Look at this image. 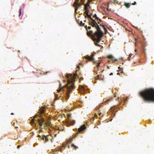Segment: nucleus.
Here are the masks:
<instances>
[{
  "label": "nucleus",
  "mask_w": 154,
  "mask_h": 154,
  "mask_svg": "<svg viewBox=\"0 0 154 154\" xmlns=\"http://www.w3.org/2000/svg\"><path fill=\"white\" fill-rule=\"evenodd\" d=\"M78 71L77 70L76 73L69 74L66 75V77L68 79L67 84L62 86L61 83H60L59 89L57 90V92L59 93L61 91L64 93L63 95L62 96V95H61L60 96L62 97L64 96L66 97V100H67L69 98L70 96L69 94L71 93L72 91L75 88L73 82L75 81V79L77 76Z\"/></svg>",
  "instance_id": "nucleus-1"
},
{
  "label": "nucleus",
  "mask_w": 154,
  "mask_h": 154,
  "mask_svg": "<svg viewBox=\"0 0 154 154\" xmlns=\"http://www.w3.org/2000/svg\"><path fill=\"white\" fill-rule=\"evenodd\" d=\"M139 94L143 100L145 102H154V89H146L140 92Z\"/></svg>",
  "instance_id": "nucleus-2"
},
{
  "label": "nucleus",
  "mask_w": 154,
  "mask_h": 154,
  "mask_svg": "<svg viewBox=\"0 0 154 154\" xmlns=\"http://www.w3.org/2000/svg\"><path fill=\"white\" fill-rule=\"evenodd\" d=\"M92 21L91 22L92 26L96 28L97 29V31L92 35V37L93 40L98 43L100 41V38L103 36V33L95 20H92Z\"/></svg>",
  "instance_id": "nucleus-3"
},
{
  "label": "nucleus",
  "mask_w": 154,
  "mask_h": 154,
  "mask_svg": "<svg viewBox=\"0 0 154 154\" xmlns=\"http://www.w3.org/2000/svg\"><path fill=\"white\" fill-rule=\"evenodd\" d=\"M46 109V106H42L39 109V126L40 127H42L43 125V127H44L45 126V112Z\"/></svg>",
  "instance_id": "nucleus-4"
},
{
  "label": "nucleus",
  "mask_w": 154,
  "mask_h": 154,
  "mask_svg": "<svg viewBox=\"0 0 154 154\" xmlns=\"http://www.w3.org/2000/svg\"><path fill=\"white\" fill-rule=\"evenodd\" d=\"M84 0H75L73 4V6L75 7V11H76L78 10V8L80 7L83 4Z\"/></svg>",
  "instance_id": "nucleus-5"
},
{
  "label": "nucleus",
  "mask_w": 154,
  "mask_h": 154,
  "mask_svg": "<svg viewBox=\"0 0 154 154\" xmlns=\"http://www.w3.org/2000/svg\"><path fill=\"white\" fill-rule=\"evenodd\" d=\"M38 119L37 118V116H35L33 117V118L32 119L31 122V124L33 125H34L35 126H36V124L35 123V121H38Z\"/></svg>",
  "instance_id": "nucleus-6"
},
{
  "label": "nucleus",
  "mask_w": 154,
  "mask_h": 154,
  "mask_svg": "<svg viewBox=\"0 0 154 154\" xmlns=\"http://www.w3.org/2000/svg\"><path fill=\"white\" fill-rule=\"evenodd\" d=\"M95 53H93L92 54L91 56H87L85 57V58L87 59V60L89 61H91L94 59V57L95 55Z\"/></svg>",
  "instance_id": "nucleus-7"
},
{
  "label": "nucleus",
  "mask_w": 154,
  "mask_h": 154,
  "mask_svg": "<svg viewBox=\"0 0 154 154\" xmlns=\"http://www.w3.org/2000/svg\"><path fill=\"white\" fill-rule=\"evenodd\" d=\"M136 3L135 2H134V3H132L131 4L130 3H129L125 2L124 3V5L125 6V7L126 8H128L130 7V6L131 4L133 5H136Z\"/></svg>",
  "instance_id": "nucleus-8"
},
{
  "label": "nucleus",
  "mask_w": 154,
  "mask_h": 154,
  "mask_svg": "<svg viewBox=\"0 0 154 154\" xmlns=\"http://www.w3.org/2000/svg\"><path fill=\"white\" fill-rule=\"evenodd\" d=\"M86 128L85 125L84 124L82 125L80 128H78V131L79 132H80L81 131H83Z\"/></svg>",
  "instance_id": "nucleus-9"
},
{
  "label": "nucleus",
  "mask_w": 154,
  "mask_h": 154,
  "mask_svg": "<svg viewBox=\"0 0 154 154\" xmlns=\"http://www.w3.org/2000/svg\"><path fill=\"white\" fill-rule=\"evenodd\" d=\"M39 140L40 139L41 140H43L44 141V142H45L48 140L46 137L45 135L40 136L39 135Z\"/></svg>",
  "instance_id": "nucleus-10"
},
{
  "label": "nucleus",
  "mask_w": 154,
  "mask_h": 154,
  "mask_svg": "<svg viewBox=\"0 0 154 154\" xmlns=\"http://www.w3.org/2000/svg\"><path fill=\"white\" fill-rule=\"evenodd\" d=\"M85 27L86 28V29L88 30V29H90L91 28V26H89L88 27H87V26L86 25L85 26ZM92 33V31H89L88 32L87 31V34L88 35H90L91 33Z\"/></svg>",
  "instance_id": "nucleus-11"
},
{
  "label": "nucleus",
  "mask_w": 154,
  "mask_h": 154,
  "mask_svg": "<svg viewBox=\"0 0 154 154\" xmlns=\"http://www.w3.org/2000/svg\"><path fill=\"white\" fill-rule=\"evenodd\" d=\"M75 123V120H72L70 122H67V126H70V125H73Z\"/></svg>",
  "instance_id": "nucleus-12"
},
{
  "label": "nucleus",
  "mask_w": 154,
  "mask_h": 154,
  "mask_svg": "<svg viewBox=\"0 0 154 154\" xmlns=\"http://www.w3.org/2000/svg\"><path fill=\"white\" fill-rule=\"evenodd\" d=\"M84 9L85 10V13L86 14V15L89 14V11L88 9V7H86V6H84Z\"/></svg>",
  "instance_id": "nucleus-13"
},
{
  "label": "nucleus",
  "mask_w": 154,
  "mask_h": 154,
  "mask_svg": "<svg viewBox=\"0 0 154 154\" xmlns=\"http://www.w3.org/2000/svg\"><path fill=\"white\" fill-rule=\"evenodd\" d=\"M112 97H110L109 99H108L104 101V103H105L106 104H108L109 102L112 101Z\"/></svg>",
  "instance_id": "nucleus-14"
},
{
  "label": "nucleus",
  "mask_w": 154,
  "mask_h": 154,
  "mask_svg": "<svg viewBox=\"0 0 154 154\" xmlns=\"http://www.w3.org/2000/svg\"><path fill=\"white\" fill-rule=\"evenodd\" d=\"M115 106H114L112 107L110 109L111 112L112 111V116H115V113H113V112L114 111V110L115 109Z\"/></svg>",
  "instance_id": "nucleus-15"
},
{
  "label": "nucleus",
  "mask_w": 154,
  "mask_h": 154,
  "mask_svg": "<svg viewBox=\"0 0 154 154\" xmlns=\"http://www.w3.org/2000/svg\"><path fill=\"white\" fill-rule=\"evenodd\" d=\"M92 0H88L87 3L86 4H84V6H85V5L86 7H88L89 6V4L91 2Z\"/></svg>",
  "instance_id": "nucleus-16"
},
{
  "label": "nucleus",
  "mask_w": 154,
  "mask_h": 154,
  "mask_svg": "<svg viewBox=\"0 0 154 154\" xmlns=\"http://www.w3.org/2000/svg\"><path fill=\"white\" fill-rule=\"evenodd\" d=\"M117 59H112V60H108V62L109 63H113L114 61H117Z\"/></svg>",
  "instance_id": "nucleus-17"
},
{
  "label": "nucleus",
  "mask_w": 154,
  "mask_h": 154,
  "mask_svg": "<svg viewBox=\"0 0 154 154\" xmlns=\"http://www.w3.org/2000/svg\"><path fill=\"white\" fill-rule=\"evenodd\" d=\"M71 146L74 149H76L78 148V147L77 146H76L74 144H72L71 145Z\"/></svg>",
  "instance_id": "nucleus-18"
},
{
  "label": "nucleus",
  "mask_w": 154,
  "mask_h": 154,
  "mask_svg": "<svg viewBox=\"0 0 154 154\" xmlns=\"http://www.w3.org/2000/svg\"><path fill=\"white\" fill-rule=\"evenodd\" d=\"M118 68H119V69L121 73H124L123 72V69H122V68H121L120 66H119L118 67Z\"/></svg>",
  "instance_id": "nucleus-19"
},
{
  "label": "nucleus",
  "mask_w": 154,
  "mask_h": 154,
  "mask_svg": "<svg viewBox=\"0 0 154 154\" xmlns=\"http://www.w3.org/2000/svg\"><path fill=\"white\" fill-rule=\"evenodd\" d=\"M86 16H87L88 17V18H90L91 19V20H93V19L91 17V16H90V15H89V14H88V15H85V17H86Z\"/></svg>",
  "instance_id": "nucleus-20"
},
{
  "label": "nucleus",
  "mask_w": 154,
  "mask_h": 154,
  "mask_svg": "<svg viewBox=\"0 0 154 154\" xmlns=\"http://www.w3.org/2000/svg\"><path fill=\"white\" fill-rule=\"evenodd\" d=\"M108 57L109 59H114L113 58V56L112 55H109L108 56Z\"/></svg>",
  "instance_id": "nucleus-21"
},
{
  "label": "nucleus",
  "mask_w": 154,
  "mask_h": 154,
  "mask_svg": "<svg viewBox=\"0 0 154 154\" xmlns=\"http://www.w3.org/2000/svg\"><path fill=\"white\" fill-rule=\"evenodd\" d=\"M132 54H129V56L128 57V59L129 60H130V58L132 56Z\"/></svg>",
  "instance_id": "nucleus-22"
},
{
  "label": "nucleus",
  "mask_w": 154,
  "mask_h": 154,
  "mask_svg": "<svg viewBox=\"0 0 154 154\" xmlns=\"http://www.w3.org/2000/svg\"><path fill=\"white\" fill-rule=\"evenodd\" d=\"M48 72H46L45 73V72H43L42 71V72H40V74L41 75H43V74H45L46 73H47Z\"/></svg>",
  "instance_id": "nucleus-23"
},
{
  "label": "nucleus",
  "mask_w": 154,
  "mask_h": 154,
  "mask_svg": "<svg viewBox=\"0 0 154 154\" xmlns=\"http://www.w3.org/2000/svg\"><path fill=\"white\" fill-rule=\"evenodd\" d=\"M80 88L81 89H82V90H83V91L84 90V87H83V86H80Z\"/></svg>",
  "instance_id": "nucleus-24"
},
{
  "label": "nucleus",
  "mask_w": 154,
  "mask_h": 154,
  "mask_svg": "<svg viewBox=\"0 0 154 154\" xmlns=\"http://www.w3.org/2000/svg\"><path fill=\"white\" fill-rule=\"evenodd\" d=\"M100 62H99L97 64L96 66H97V67H98L99 66V65H100Z\"/></svg>",
  "instance_id": "nucleus-25"
},
{
  "label": "nucleus",
  "mask_w": 154,
  "mask_h": 154,
  "mask_svg": "<svg viewBox=\"0 0 154 154\" xmlns=\"http://www.w3.org/2000/svg\"><path fill=\"white\" fill-rule=\"evenodd\" d=\"M21 13V8H20V11H19V16H20Z\"/></svg>",
  "instance_id": "nucleus-26"
},
{
  "label": "nucleus",
  "mask_w": 154,
  "mask_h": 154,
  "mask_svg": "<svg viewBox=\"0 0 154 154\" xmlns=\"http://www.w3.org/2000/svg\"><path fill=\"white\" fill-rule=\"evenodd\" d=\"M72 141V139H69V140L68 141V142L69 143H70L71 142V141Z\"/></svg>",
  "instance_id": "nucleus-27"
},
{
  "label": "nucleus",
  "mask_w": 154,
  "mask_h": 154,
  "mask_svg": "<svg viewBox=\"0 0 154 154\" xmlns=\"http://www.w3.org/2000/svg\"><path fill=\"white\" fill-rule=\"evenodd\" d=\"M79 131L78 132H77V133H76L75 134V137H76V136L78 135L79 134Z\"/></svg>",
  "instance_id": "nucleus-28"
},
{
  "label": "nucleus",
  "mask_w": 154,
  "mask_h": 154,
  "mask_svg": "<svg viewBox=\"0 0 154 154\" xmlns=\"http://www.w3.org/2000/svg\"><path fill=\"white\" fill-rule=\"evenodd\" d=\"M145 50H146V49H145V48L144 47H143V51L144 53H145Z\"/></svg>",
  "instance_id": "nucleus-29"
},
{
  "label": "nucleus",
  "mask_w": 154,
  "mask_h": 154,
  "mask_svg": "<svg viewBox=\"0 0 154 154\" xmlns=\"http://www.w3.org/2000/svg\"><path fill=\"white\" fill-rule=\"evenodd\" d=\"M94 17H95L96 19H97V20H98V18L97 17V15L96 14H94Z\"/></svg>",
  "instance_id": "nucleus-30"
},
{
  "label": "nucleus",
  "mask_w": 154,
  "mask_h": 154,
  "mask_svg": "<svg viewBox=\"0 0 154 154\" xmlns=\"http://www.w3.org/2000/svg\"><path fill=\"white\" fill-rule=\"evenodd\" d=\"M35 145H36V146H37L38 145V143H35L34 144V147L35 146Z\"/></svg>",
  "instance_id": "nucleus-31"
},
{
  "label": "nucleus",
  "mask_w": 154,
  "mask_h": 154,
  "mask_svg": "<svg viewBox=\"0 0 154 154\" xmlns=\"http://www.w3.org/2000/svg\"><path fill=\"white\" fill-rule=\"evenodd\" d=\"M81 24L82 26H84L85 23H83L82 22H81Z\"/></svg>",
  "instance_id": "nucleus-32"
},
{
  "label": "nucleus",
  "mask_w": 154,
  "mask_h": 154,
  "mask_svg": "<svg viewBox=\"0 0 154 154\" xmlns=\"http://www.w3.org/2000/svg\"><path fill=\"white\" fill-rule=\"evenodd\" d=\"M96 110H97V109L99 110V107H97L96 108Z\"/></svg>",
  "instance_id": "nucleus-33"
},
{
  "label": "nucleus",
  "mask_w": 154,
  "mask_h": 154,
  "mask_svg": "<svg viewBox=\"0 0 154 154\" xmlns=\"http://www.w3.org/2000/svg\"><path fill=\"white\" fill-rule=\"evenodd\" d=\"M68 117H70L71 116V115L69 114H68L67 116Z\"/></svg>",
  "instance_id": "nucleus-34"
},
{
  "label": "nucleus",
  "mask_w": 154,
  "mask_h": 154,
  "mask_svg": "<svg viewBox=\"0 0 154 154\" xmlns=\"http://www.w3.org/2000/svg\"><path fill=\"white\" fill-rule=\"evenodd\" d=\"M101 115V113L100 112V113H99V116H100Z\"/></svg>",
  "instance_id": "nucleus-35"
},
{
  "label": "nucleus",
  "mask_w": 154,
  "mask_h": 154,
  "mask_svg": "<svg viewBox=\"0 0 154 154\" xmlns=\"http://www.w3.org/2000/svg\"><path fill=\"white\" fill-rule=\"evenodd\" d=\"M20 148V146H17V148L18 149H19Z\"/></svg>",
  "instance_id": "nucleus-36"
},
{
  "label": "nucleus",
  "mask_w": 154,
  "mask_h": 154,
  "mask_svg": "<svg viewBox=\"0 0 154 154\" xmlns=\"http://www.w3.org/2000/svg\"><path fill=\"white\" fill-rule=\"evenodd\" d=\"M95 45H97V46H100V45H98V44H97V43H95Z\"/></svg>",
  "instance_id": "nucleus-37"
},
{
  "label": "nucleus",
  "mask_w": 154,
  "mask_h": 154,
  "mask_svg": "<svg viewBox=\"0 0 154 154\" xmlns=\"http://www.w3.org/2000/svg\"><path fill=\"white\" fill-rule=\"evenodd\" d=\"M117 100H118L119 102V97H118V98H117Z\"/></svg>",
  "instance_id": "nucleus-38"
},
{
  "label": "nucleus",
  "mask_w": 154,
  "mask_h": 154,
  "mask_svg": "<svg viewBox=\"0 0 154 154\" xmlns=\"http://www.w3.org/2000/svg\"><path fill=\"white\" fill-rule=\"evenodd\" d=\"M110 75H113V73H111L110 74H109Z\"/></svg>",
  "instance_id": "nucleus-39"
},
{
  "label": "nucleus",
  "mask_w": 154,
  "mask_h": 154,
  "mask_svg": "<svg viewBox=\"0 0 154 154\" xmlns=\"http://www.w3.org/2000/svg\"><path fill=\"white\" fill-rule=\"evenodd\" d=\"M91 119H92V120H94V118H92Z\"/></svg>",
  "instance_id": "nucleus-40"
},
{
  "label": "nucleus",
  "mask_w": 154,
  "mask_h": 154,
  "mask_svg": "<svg viewBox=\"0 0 154 154\" xmlns=\"http://www.w3.org/2000/svg\"><path fill=\"white\" fill-rule=\"evenodd\" d=\"M107 68L108 69H109L110 68L109 67V66H107Z\"/></svg>",
  "instance_id": "nucleus-41"
},
{
  "label": "nucleus",
  "mask_w": 154,
  "mask_h": 154,
  "mask_svg": "<svg viewBox=\"0 0 154 154\" xmlns=\"http://www.w3.org/2000/svg\"><path fill=\"white\" fill-rule=\"evenodd\" d=\"M56 100H57L58 99V98L56 96Z\"/></svg>",
  "instance_id": "nucleus-42"
},
{
  "label": "nucleus",
  "mask_w": 154,
  "mask_h": 154,
  "mask_svg": "<svg viewBox=\"0 0 154 154\" xmlns=\"http://www.w3.org/2000/svg\"><path fill=\"white\" fill-rule=\"evenodd\" d=\"M97 117V115H95V117Z\"/></svg>",
  "instance_id": "nucleus-43"
},
{
  "label": "nucleus",
  "mask_w": 154,
  "mask_h": 154,
  "mask_svg": "<svg viewBox=\"0 0 154 154\" xmlns=\"http://www.w3.org/2000/svg\"><path fill=\"white\" fill-rule=\"evenodd\" d=\"M14 114L13 113H11V115H13Z\"/></svg>",
  "instance_id": "nucleus-44"
},
{
  "label": "nucleus",
  "mask_w": 154,
  "mask_h": 154,
  "mask_svg": "<svg viewBox=\"0 0 154 154\" xmlns=\"http://www.w3.org/2000/svg\"><path fill=\"white\" fill-rule=\"evenodd\" d=\"M119 72L117 73V75H119Z\"/></svg>",
  "instance_id": "nucleus-45"
},
{
  "label": "nucleus",
  "mask_w": 154,
  "mask_h": 154,
  "mask_svg": "<svg viewBox=\"0 0 154 154\" xmlns=\"http://www.w3.org/2000/svg\"><path fill=\"white\" fill-rule=\"evenodd\" d=\"M77 67L78 68H79V66H78Z\"/></svg>",
  "instance_id": "nucleus-46"
},
{
  "label": "nucleus",
  "mask_w": 154,
  "mask_h": 154,
  "mask_svg": "<svg viewBox=\"0 0 154 154\" xmlns=\"http://www.w3.org/2000/svg\"><path fill=\"white\" fill-rule=\"evenodd\" d=\"M136 51H137V50H135V52H136Z\"/></svg>",
  "instance_id": "nucleus-47"
},
{
  "label": "nucleus",
  "mask_w": 154,
  "mask_h": 154,
  "mask_svg": "<svg viewBox=\"0 0 154 154\" xmlns=\"http://www.w3.org/2000/svg\"><path fill=\"white\" fill-rule=\"evenodd\" d=\"M39 132L40 131H40V130H39Z\"/></svg>",
  "instance_id": "nucleus-48"
},
{
  "label": "nucleus",
  "mask_w": 154,
  "mask_h": 154,
  "mask_svg": "<svg viewBox=\"0 0 154 154\" xmlns=\"http://www.w3.org/2000/svg\"><path fill=\"white\" fill-rule=\"evenodd\" d=\"M37 136L38 137V135H37Z\"/></svg>",
  "instance_id": "nucleus-49"
},
{
  "label": "nucleus",
  "mask_w": 154,
  "mask_h": 154,
  "mask_svg": "<svg viewBox=\"0 0 154 154\" xmlns=\"http://www.w3.org/2000/svg\"><path fill=\"white\" fill-rule=\"evenodd\" d=\"M38 129V128H36V129Z\"/></svg>",
  "instance_id": "nucleus-50"
},
{
  "label": "nucleus",
  "mask_w": 154,
  "mask_h": 154,
  "mask_svg": "<svg viewBox=\"0 0 154 154\" xmlns=\"http://www.w3.org/2000/svg\"><path fill=\"white\" fill-rule=\"evenodd\" d=\"M135 40H137L136 38H135Z\"/></svg>",
  "instance_id": "nucleus-51"
},
{
  "label": "nucleus",
  "mask_w": 154,
  "mask_h": 154,
  "mask_svg": "<svg viewBox=\"0 0 154 154\" xmlns=\"http://www.w3.org/2000/svg\"><path fill=\"white\" fill-rule=\"evenodd\" d=\"M16 128H18L17 127H15Z\"/></svg>",
  "instance_id": "nucleus-52"
},
{
  "label": "nucleus",
  "mask_w": 154,
  "mask_h": 154,
  "mask_svg": "<svg viewBox=\"0 0 154 154\" xmlns=\"http://www.w3.org/2000/svg\"><path fill=\"white\" fill-rule=\"evenodd\" d=\"M108 10H109V9L108 8H107Z\"/></svg>",
  "instance_id": "nucleus-53"
}]
</instances>
